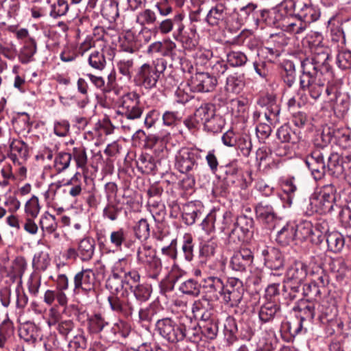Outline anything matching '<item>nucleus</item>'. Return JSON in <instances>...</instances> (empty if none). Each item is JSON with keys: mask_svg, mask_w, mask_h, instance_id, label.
<instances>
[{"mask_svg": "<svg viewBox=\"0 0 351 351\" xmlns=\"http://www.w3.org/2000/svg\"><path fill=\"white\" fill-rule=\"evenodd\" d=\"M237 43H241L251 51L258 48L259 41L248 32L243 31L237 36Z\"/></svg>", "mask_w": 351, "mask_h": 351, "instance_id": "obj_59", "label": "nucleus"}, {"mask_svg": "<svg viewBox=\"0 0 351 351\" xmlns=\"http://www.w3.org/2000/svg\"><path fill=\"white\" fill-rule=\"evenodd\" d=\"M280 306L275 301H267L264 303L259 309L258 317L263 323H267L273 321L276 317L280 316Z\"/></svg>", "mask_w": 351, "mask_h": 351, "instance_id": "obj_25", "label": "nucleus"}, {"mask_svg": "<svg viewBox=\"0 0 351 351\" xmlns=\"http://www.w3.org/2000/svg\"><path fill=\"white\" fill-rule=\"evenodd\" d=\"M254 254L247 247H242L235 251L230 261V267L237 271H245L253 263Z\"/></svg>", "mask_w": 351, "mask_h": 351, "instance_id": "obj_20", "label": "nucleus"}, {"mask_svg": "<svg viewBox=\"0 0 351 351\" xmlns=\"http://www.w3.org/2000/svg\"><path fill=\"white\" fill-rule=\"evenodd\" d=\"M337 189L332 184L322 187L319 192L313 193L306 204V213L312 215L314 213L327 214L332 213L335 208H340L336 204Z\"/></svg>", "mask_w": 351, "mask_h": 351, "instance_id": "obj_4", "label": "nucleus"}, {"mask_svg": "<svg viewBox=\"0 0 351 351\" xmlns=\"http://www.w3.org/2000/svg\"><path fill=\"white\" fill-rule=\"evenodd\" d=\"M136 165L138 170L145 174L154 173L157 167L156 160L147 154L139 156L136 160Z\"/></svg>", "mask_w": 351, "mask_h": 351, "instance_id": "obj_35", "label": "nucleus"}, {"mask_svg": "<svg viewBox=\"0 0 351 351\" xmlns=\"http://www.w3.org/2000/svg\"><path fill=\"white\" fill-rule=\"evenodd\" d=\"M202 150L197 147H183L176 153L175 168L181 173L186 176L182 180L186 189H192L199 174L198 160L202 159Z\"/></svg>", "mask_w": 351, "mask_h": 351, "instance_id": "obj_2", "label": "nucleus"}, {"mask_svg": "<svg viewBox=\"0 0 351 351\" xmlns=\"http://www.w3.org/2000/svg\"><path fill=\"white\" fill-rule=\"evenodd\" d=\"M265 265L271 270H279L284 267L285 259L282 252L277 248L271 247L262 251Z\"/></svg>", "mask_w": 351, "mask_h": 351, "instance_id": "obj_24", "label": "nucleus"}, {"mask_svg": "<svg viewBox=\"0 0 351 351\" xmlns=\"http://www.w3.org/2000/svg\"><path fill=\"white\" fill-rule=\"evenodd\" d=\"M330 51L326 47L316 46L311 56L301 61L300 90L306 91L315 100L320 97L324 84L333 78Z\"/></svg>", "mask_w": 351, "mask_h": 351, "instance_id": "obj_1", "label": "nucleus"}, {"mask_svg": "<svg viewBox=\"0 0 351 351\" xmlns=\"http://www.w3.org/2000/svg\"><path fill=\"white\" fill-rule=\"evenodd\" d=\"M282 77L285 83L291 87L295 81V68L293 62L287 60L282 64Z\"/></svg>", "mask_w": 351, "mask_h": 351, "instance_id": "obj_50", "label": "nucleus"}, {"mask_svg": "<svg viewBox=\"0 0 351 351\" xmlns=\"http://www.w3.org/2000/svg\"><path fill=\"white\" fill-rule=\"evenodd\" d=\"M192 313L199 322H208L215 319V311L210 300L206 297L195 301L192 306Z\"/></svg>", "mask_w": 351, "mask_h": 351, "instance_id": "obj_21", "label": "nucleus"}, {"mask_svg": "<svg viewBox=\"0 0 351 351\" xmlns=\"http://www.w3.org/2000/svg\"><path fill=\"white\" fill-rule=\"evenodd\" d=\"M326 240L328 249L334 252H340L345 245L343 236L338 232L328 233Z\"/></svg>", "mask_w": 351, "mask_h": 351, "instance_id": "obj_44", "label": "nucleus"}, {"mask_svg": "<svg viewBox=\"0 0 351 351\" xmlns=\"http://www.w3.org/2000/svg\"><path fill=\"white\" fill-rule=\"evenodd\" d=\"M244 86L245 82L243 76L232 75L227 77L225 88L228 92L238 94L241 92Z\"/></svg>", "mask_w": 351, "mask_h": 351, "instance_id": "obj_49", "label": "nucleus"}, {"mask_svg": "<svg viewBox=\"0 0 351 351\" xmlns=\"http://www.w3.org/2000/svg\"><path fill=\"white\" fill-rule=\"evenodd\" d=\"M327 158L328 160L326 163V173L335 178L339 177L343 172L341 156L336 152H332Z\"/></svg>", "mask_w": 351, "mask_h": 351, "instance_id": "obj_30", "label": "nucleus"}, {"mask_svg": "<svg viewBox=\"0 0 351 351\" xmlns=\"http://www.w3.org/2000/svg\"><path fill=\"white\" fill-rule=\"evenodd\" d=\"M218 243L216 239L211 238L206 241L199 248V258L202 264L206 262L213 257L216 253Z\"/></svg>", "mask_w": 351, "mask_h": 351, "instance_id": "obj_34", "label": "nucleus"}, {"mask_svg": "<svg viewBox=\"0 0 351 351\" xmlns=\"http://www.w3.org/2000/svg\"><path fill=\"white\" fill-rule=\"evenodd\" d=\"M71 155L75 161L77 167L84 170L88 161L86 149L84 147H74Z\"/></svg>", "mask_w": 351, "mask_h": 351, "instance_id": "obj_62", "label": "nucleus"}, {"mask_svg": "<svg viewBox=\"0 0 351 351\" xmlns=\"http://www.w3.org/2000/svg\"><path fill=\"white\" fill-rule=\"evenodd\" d=\"M184 25L182 27H180V29H176L173 34V38L182 43V46L184 49L192 50L193 49L196 45L197 41L191 37L189 35H186L185 32H184Z\"/></svg>", "mask_w": 351, "mask_h": 351, "instance_id": "obj_48", "label": "nucleus"}, {"mask_svg": "<svg viewBox=\"0 0 351 351\" xmlns=\"http://www.w3.org/2000/svg\"><path fill=\"white\" fill-rule=\"evenodd\" d=\"M179 290L184 294L197 296L200 293V285L197 281L189 279L180 285Z\"/></svg>", "mask_w": 351, "mask_h": 351, "instance_id": "obj_63", "label": "nucleus"}, {"mask_svg": "<svg viewBox=\"0 0 351 351\" xmlns=\"http://www.w3.org/2000/svg\"><path fill=\"white\" fill-rule=\"evenodd\" d=\"M282 25L285 31L293 34H300L306 27L304 23L299 18L292 16L283 19Z\"/></svg>", "mask_w": 351, "mask_h": 351, "instance_id": "obj_42", "label": "nucleus"}, {"mask_svg": "<svg viewBox=\"0 0 351 351\" xmlns=\"http://www.w3.org/2000/svg\"><path fill=\"white\" fill-rule=\"evenodd\" d=\"M88 323L89 330L95 334L101 332L105 327L109 325V322L99 313H95L90 316L88 319Z\"/></svg>", "mask_w": 351, "mask_h": 351, "instance_id": "obj_46", "label": "nucleus"}, {"mask_svg": "<svg viewBox=\"0 0 351 351\" xmlns=\"http://www.w3.org/2000/svg\"><path fill=\"white\" fill-rule=\"evenodd\" d=\"M322 289L315 282L311 281L302 287V295L306 298L308 302H317L320 300Z\"/></svg>", "mask_w": 351, "mask_h": 351, "instance_id": "obj_40", "label": "nucleus"}, {"mask_svg": "<svg viewBox=\"0 0 351 351\" xmlns=\"http://www.w3.org/2000/svg\"><path fill=\"white\" fill-rule=\"evenodd\" d=\"M319 135H320V149L324 150H325V147L333 139L336 141L339 139L341 136L346 139L348 138V136L343 134L341 130L330 128L324 130L321 134H317L315 140Z\"/></svg>", "mask_w": 351, "mask_h": 351, "instance_id": "obj_33", "label": "nucleus"}, {"mask_svg": "<svg viewBox=\"0 0 351 351\" xmlns=\"http://www.w3.org/2000/svg\"><path fill=\"white\" fill-rule=\"evenodd\" d=\"M72 160L71 154L66 152H59L54 159V168L58 173H61L66 170L70 165Z\"/></svg>", "mask_w": 351, "mask_h": 351, "instance_id": "obj_58", "label": "nucleus"}, {"mask_svg": "<svg viewBox=\"0 0 351 351\" xmlns=\"http://www.w3.org/2000/svg\"><path fill=\"white\" fill-rule=\"evenodd\" d=\"M101 14L110 23H114L119 16V3L117 0H104Z\"/></svg>", "mask_w": 351, "mask_h": 351, "instance_id": "obj_31", "label": "nucleus"}, {"mask_svg": "<svg viewBox=\"0 0 351 351\" xmlns=\"http://www.w3.org/2000/svg\"><path fill=\"white\" fill-rule=\"evenodd\" d=\"M315 148L306 156L305 163L315 180H321L326 173L324 158L327 156L326 150L320 149V135L314 141Z\"/></svg>", "mask_w": 351, "mask_h": 351, "instance_id": "obj_9", "label": "nucleus"}, {"mask_svg": "<svg viewBox=\"0 0 351 351\" xmlns=\"http://www.w3.org/2000/svg\"><path fill=\"white\" fill-rule=\"evenodd\" d=\"M49 16L58 19L66 15L69 11V5L67 0H56L50 6Z\"/></svg>", "mask_w": 351, "mask_h": 351, "instance_id": "obj_54", "label": "nucleus"}, {"mask_svg": "<svg viewBox=\"0 0 351 351\" xmlns=\"http://www.w3.org/2000/svg\"><path fill=\"white\" fill-rule=\"evenodd\" d=\"M140 98V95L134 91L124 94L120 99L116 114L124 116L127 119L141 118L144 107Z\"/></svg>", "mask_w": 351, "mask_h": 351, "instance_id": "obj_10", "label": "nucleus"}, {"mask_svg": "<svg viewBox=\"0 0 351 351\" xmlns=\"http://www.w3.org/2000/svg\"><path fill=\"white\" fill-rule=\"evenodd\" d=\"M260 103L266 106L265 111L263 113L254 111L253 120L257 123L256 132L258 138L265 140L271 133L272 125L279 122L280 108L276 103V97L271 94L263 97Z\"/></svg>", "mask_w": 351, "mask_h": 351, "instance_id": "obj_3", "label": "nucleus"}, {"mask_svg": "<svg viewBox=\"0 0 351 351\" xmlns=\"http://www.w3.org/2000/svg\"><path fill=\"white\" fill-rule=\"evenodd\" d=\"M10 158L14 162L19 165L22 164L25 161L28 157V146L27 145L21 140H14L10 145Z\"/></svg>", "mask_w": 351, "mask_h": 351, "instance_id": "obj_27", "label": "nucleus"}, {"mask_svg": "<svg viewBox=\"0 0 351 351\" xmlns=\"http://www.w3.org/2000/svg\"><path fill=\"white\" fill-rule=\"evenodd\" d=\"M108 301L112 311L125 318L130 317L136 308L135 300L127 289L120 295L108 296Z\"/></svg>", "mask_w": 351, "mask_h": 351, "instance_id": "obj_13", "label": "nucleus"}, {"mask_svg": "<svg viewBox=\"0 0 351 351\" xmlns=\"http://www.w3.org/2000/svg\"><path fill=\"white\" fill-rule=\"evenodd\" d=\"M99 285L96 275L91 269H82L73 277V292L75 294H96V288Z\"/></svg>", "mask_w": 351, "mask_h": 351, "instance_id": "obj_11", "label": "nucleus"}, {"mask_svg": "<svg viewBox=\"0 0 351 351\" xmlns=\"http://www.w3.org/2000/svg\"><path fill=\"white\" fill-rule=\"evenodd\" d=\"M78 173L75 175L64 185L63 192L70 195L73 197L79 196L82 191V183L77 180Z\"/></svg>", "mask_w": 351, "mask_h": 351, "instance_id": "obj_60", "label": "nucleus"}, {"mask_svg": "<svg viewBox=\"0 0 351 351\" xmlns=\"http://www.w3.org/2000/svg\"><path fill=\"white\" fill-rule=\"evenodd\" d=\"M225 284L217 276H209L204 279L203 288L205 289L206 297L209 300H217L221 296Z\"/></svg>", "mask_w": 351, "mask_h": 351, "instance_id": "obj_22", "label": "nucleus"}, {"mask_svg": "<svg viewBox=\"0 0 351 351\" xmlns=\"http://www.w3.org/2000/svg\"><path fill=\"white\" fill-rule=\"evenodd\" d=\"M201 215L202 213L192 202L184 204L182 206V218L186 225H193Z\"/></svg>", "mask_w": 351, "mask_h": 351, "instance_id": "obj_38", "label": "nucleus"}, {"mask_svg": "<svg viewBox=\"0 0 351 351\" xmlns=\"http://www.w3.org/2000/svg\"><path fill=\"white\" fill-rule=\"evenodd\" d=\"M295 239V226L287 223L277 232L276 240L281 245H287Z\"/></svg>", "mask_w": 351, "mask_h": 351, "instance_id": "obj_36", "label": "nucleus"}, {"mask_svg": "<svg viewBox=\"0 0 351 351\" xmlns=\"http://www.w3.org/2000/svg\"><path fill=\"white\" fill-rule=\"evenodd\" d=\"M27 268V262L24 257L17 256L12 262L8 271V275L12 279L21 278Z\"/></svg>", "mask_w": 351, "mask_h": 351, "instance_id": "obj_37", "label": "nucleus"}, {"mask_svg": "<svg viewBox=\"0 0 351 351\" xmlns=\"http://www.w3.org/2000/svg\"><path fill=\"white\" fill-rule=\"evenodd\" d=\"M188 84L193 92L209 93L215 89L217 80L208 73L198 72L191 77Z\"/></svg>", "mask_w": 351, "mask_h": 351, "instance_id": "obj_18", "label": "nucleus"}, {"mask_svg": "<svg viewBox=\"0 0 351 351\" xmlns=\"http://www.w3.org/2000/svg\"><path fill=\"white\" fill-rule=\"evenodd\" d=\"M194 114L197 119L203 125L216 114L215 106L210 103L203 104L196 109Z\"/></svg>", "mask_w": 351, "mask_h": 351, "instance_id": "obj_43", "label": "nucleus"}, {"mask_svg": "<svg viewBox=\"0 0 351 351\" xmlns=\"http://www.w3.org/2000/svg\"><path fill=\"white\" fill-rule=\"evenodd\" d=\"M187 316L164 317L156 323V330L166 341L176 344L183 341L186 330V324L188 323Z\"/></svg>", "mask_w": 351, "mask_h": 351, "instance_id": "obj_5", "label": "nucleus"}, {"mask_svg": "<svg viewBox=\"0 0 351 351\" xmlns=\"http://www.w3.org/2000/svg\"><path fill=\"white\" fill-rule=\"evenodd\" d=\"M337 310L335 305L323 306L321 315H319V319L322 323L328 324L332 326L339 324L337 319Z\"/></svg>", "mask_w": 351, "mask_h": 351, "instance_id": "obj_45", "label": "nucleus"}, {"mask_svg": "<svg viewBox=\"0 0 351 351\" xmlns=\"http://www.w3.org/2000/svg\"><path fill=\"white\" fill-rule=\"evenodd\" d=\"M206 21L211 26H224L230 29H239L242 25L237 14L230 13L228 0L217 1L208 11Z\"/></svg>", "mask_w": 351, "mask_h": 351, "instance_id": "obj_6", "label": "nucleus"}, {"mask_svg": "<svg viewBox=\"0 0 351 351\" xmlns=\"http://www.w3.org/2000/svg\"><path fill=\"white\" fill-rule=\"evenodd\" d=\"M130 290L134 294L135 298V302L136 304V301H147L149 298L152 293V289L149 285L139 283L137 285H134V286H130Z\"/></svg>", "mask_w": 351, "mask_h": 351, "instance_id": "obj_47", "label": "nucleus"}, {"mask_svg": "<svg viewBox=\"0 0 351 351\" xmlns=\"http://www.w3.org/2000/svg\"><path fill=\"white\" fill-rule=\"evenodd\" d=\"M88 64L94 69L102 71L106 65V60L103 51H94L88 57Z\"/></svg>", "mask_w": 351, "mask_h": 351, "instance_id": "obj_55", "label": "nucleus"}, {"mask_svg": "<svg viewBox=\"0 0 351 351\" xmlns=\"http://www.w3.org/2000/svg\"><path fill=\"white\" fill-rule=\"evenodd\" d=\"M137 261L147 266L149 269V278L156 279L162 269L160 259L151 245L146 243L140 246L137 250Z\"/></svg>", "mask_w": 351, "mask_h": 351, "instance_id": "obj_12", "label": "nucleus"}, {"mask_svg": "<svg viewBox=\"0 0 351 351\" xmlns=\"http://www.w3.org/2000/svg\"><path fill=\"white\" fill-rule=\"evenodd\" d=\"M217 228L221 232H225L226 230L234 227V222L236 218L234 215L229 210L224 212L216 211Z\"/></svg>", "mask_w": 351, "mask_h": 351, "instance_id": "obj_41", "label": "nucleus"}, {"mask_svg": "<svg viewBox=\"0 0 351 351\" xmlns=\"http://www.w3.org/2000/svg\"><path fill=\"white\" fill-rule=\"evenodd\" d=\"M307 264L300 261H295L287 269L286 272V280L289 282L303 283L307 277Z\"/></svg>", "mask_w": 351, "mask_h": 351, "instance_id": "obj_23", "label": "nucleus"}, {"mask_svg": "<svg viewBox=\"0 0 351 351\" xmlns=\"http://www.w3.org/2000/svg\"><path fill=\"white\" fill-rule=\"evenodd\" d=\"M311 235V243L315 245L320 244L328 234L329 225L326 221H318L313 226Z\"/></svg>", "mask_w": 351, "mask_h": 351, "instance_id": "obj_32", "label": "nucleus"}, {"mask_svg": "<svg viewBox=\"0 0 351 351\" xmlns=\"http://www.w3.org/2000/svg\"><path fill=\"white\" fill-rule=\"evenodd\" d=\"M244 291L241 280L230 278L223 287L221 297L226 304L231 307L237 306L243 299Z\"/></svg>", "mask_w": 351, "mask_h": 351, "instance_id": "obj_16", "label": "nucleus"}, {"mask_svg": "<svg viewBox=\"0 0 351 351\" xmlns=\"http://www.w3.org/2000/svg\"><path fill=\"white\" fill-rule=\"evenodd\" d=\"M237 325L233 317H228L224 325V333L227 337V341L232 344L237 340Z\"/></svg>", "mask_w": 351, "mask_h": 351, "instance_id": "obj_61", "label": "nucleus"}, {"mask_svg": "<svg viewBox=\"0 0 351 351\" xmlns=\"http://www.w3.org/2000/svg\"><path fill=\"white\" fill-rule=\"evenodd\" d=\"M254 231V219L245 214H241L236 217L234 227L228 234L229 241L237 244L247 241L253 237Z\"/></svg>", "mask_w": 351, "mask_h": 351, "instance_id": "obj_8", "label": "nucleus"}, {"mask_svg": "<svg viewBox=\"0 0 351 351\" xmlns=\"http://www.w3.org/2000/svg\"><path fill=\"white\" fill-rule=\"evenodd\" d=\"M276 136L281 144L276 149V154L280 156H285L291 152L292 146L297 145L301 140L300 132L291 128L289 124H284L280 127L276 132Z\"/></svg>", "mask_w": 351, "mask_h": 351, "instance_id": "obj_14", "label": "nucleus"}, {"mask_svg": "<svg viewBox=\"0 0 351 351\" xmlns=\"http://www.w3.org/2000/svg\"><path fill=\"white\" fill-rule=\"evenodd\" d=\"M281 8L284 10L293 9V14L303 21L306 25L307 23L317 21L319 16V13L311 4L300 1L286 0Z\"/></svg>", "mask_w": 351, "mask_h": 351, "instance_id": "obj_15", "label": "nucleus"}, {"mask_svg": "<svg viewBox=\"0 0 351 351\" xmlns=\"http://www.w3.org/2000/svg\"><path fill=\"white\" fill-rule=\"evenodd\" d=\"M313 224L311 221H303L295 226V237L300 240H309L311 242Z\"/></svg>", "mask_w": 351, "mask_h": 351, "instance_id": "obj_51", "label": "nucleus"}, {"mask_svg": "<svg viewBox=\"0 0 351 351\" xmlns=\"http://www.w3.org/2000/svg\"><path fill=\"white\" fill-rule=\"evenodd\" d=\"M135 23L141 28L139 32V36L144 34H150L151 30L149 27H155L158 23L156 12L150 8L145 9L137 13ZM150 39V35L146 36L144 38V40L147 43L149 42Z\"/></svg>", "mask_w": 351, "mask_h": 351, "instance_id": "obj_19", "label": "nucleus"}, {"mask_svg": "<svg viewBox=\"0 0 351 351\" xmlns=\"http://www.w3.org/2000/svg\"><path fill=\"white\" fill-rule=\"evenodd\" d=\"M199 326L202 329V335L208 339H214L218 333V324L215 319L199 322Z\"/></svg>", "mask_w": 351, "mask_h": 351, "instance_id": "obj_53", "label": "nucleus"}, {"mask_svg": "<svg viewBox=\"0 0 351 351\" xmlns=\"http://www.w3.org/2000/svg\"><path fill=\"white\" fill-rule=\"evenodd\" d=\"M106 287L110 291V295H118L120 291L122 292L125 290V287L122 278L117 277L111 274L106 280Z\"/></svg>", "mask_w": 351, "mask_h": 351, "instance_id": "obj_56", "label": "nucleus"}, {"mask_svg": "<svg viewBox=\"0 0 351 351\" xmlns=\"http://www.w3.org/2000/svg\"><path fill=\"white\" fill-rule=\"evenodd\" d=\"M79 258L82 261H90L95 253V241L91 237H85L80 241L77 245Z\"/></svg>", "mask_w": 351, "mask_h": 351, "instance_id": "obj_29", "label": "nucleus"}, {"mask_svg": "<svg viewBox=\"0 0 351 351\" xmlns=\"http://www.w3.org/2000/svg\"><path fill=\"white\" fill-rule=\"evenodd\" d=\"M302 284L303 283L298 284L293 282H289L288 281H285L283 289L285 292V298L293 301L298 299L300 296H303L302 292V288H301Z\"/></svg>", "mask_w": 351, "mask_h": 351, "instance_id": "obj_52", "label": "nucleus"}, {"mask_svg": "<svg viewBox=\"0 0 351 351\" xmlns=\"http://www.w3.org/2000/svg\"><path fill=\"white\" fill-rule=\"evenodd\" d=\"M255 213L257 219L269 230L275 229L280 222L281 218L277 215L270 202H258L255 206Z\"/></svg>", "mask_w": 351, "mask_h": 351, "instance_id": "obj_17", "label": "nucleus"}, {"mask_svg": "<svg viewBox=\"0 0 351 351\" xmlns=\"http://www.w3.org/2000/svg\"><path fill=\"white\" fill-rule=\"evenodd\" d=\"M225 121L219 114H215L213 117L205 122L203 125L205 130L208 132L217 133L221 131Z\"/></svg>", "mask_w": 351, "mask_h": 351, "instance_id": "obj_57", "label": "nucleus"}, {"mask_svg": "<svg viewBox=\"0 0 351 351\" xmlns=\"http://www.w3.org/2000/svg\"><path fill=\"white\" fill-rule=\"evenodd\" d=\"M37 51V45L33 38H29L25 41L23 47L20 49L18 58L19 62L23 64H27L34 60V56Z\"/></svg>", "mask_w": 351, "mask_h": 351, "instance_id": "obj_28", "label": "nucleus"}, {"mask_svg": "<svg viewBox=\"0 0 351 351\" xmlns=\"http://www.w3.org/2000/svg\"><path fill=\"white\" fill-rule=\"evenodd\" d=\"M165 69L166 63L162 60L144 63L138 69L134 80L136 85L145 89H152L156 86L160 76Z\"/></svg>", "mask_w": 351, "mask_h": 351, "instance_id": "obj_7", "label": "nucleus"}, {"mask_svg": "<svg viewBox=\"0 0 351 351\" xmlns=\"http://www.w3.org/2000/svg\"><path fill=\"white\" fill-rule=\"evenodd\" d=\"M183 18L182 14L177 12L170 18L163 19L160 22L158 21L154 29L162 34H167L173 30V27H176V29H180V26H183Z\"/></svg>", "mask_w": 351, "mask_h": 351, "instance_id": "obj_26", "label": "nucleus"}, {"mask_svg": "<svg viewBox=\"0 0 351 351\" xmlns=\"http://www.w3.org/2000/svg\"><path fill=\"white\" fill-rule=\"evenodd\" d=\"M189 322L186 324V330L183 336V340L187 339L191 342H198L202 339V329L199 326V322H193L191 318L188 317Z\"/></svg>", "mask_w": 351, "mask_h": 351, "instance_id": "obj_39", "label": "nucleus"}, {"mask_svg": "<svg viewBox=\"0 0 351 351\" xmlns=\"http://www.w3.org/2000/svg\"><path fill=\"white\" fill-rule=\"evenodd\" d=\"M86 346V339L82 330H79L78 332L73 336V339L70 340L68 344L69 351H78L79 349L84 350Z\"/></svg>", "mask_w": 351, "mask_h": 351, "instance_id": "obj_64", "label": "nucleus"}]
</instances>
